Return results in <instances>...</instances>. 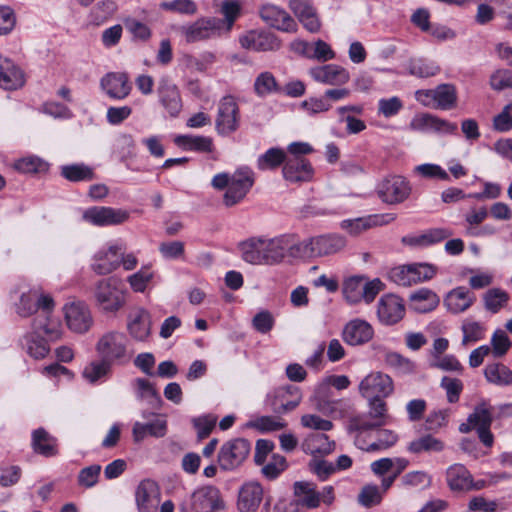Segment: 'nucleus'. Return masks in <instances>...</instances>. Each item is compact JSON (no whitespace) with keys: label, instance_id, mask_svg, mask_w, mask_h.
<instances>
[{"label":"nucleus","instance_id":"ddd939ff","mask_svg":"<svg viewBox=\"0 0 512 512\" xmlns=\"http://www.w3.org/2000/svg\"><path fill=\"white\" fill-rule=\"evenodd\" d=\"M239 117V107L234 97L224 96L218 104L216 130L221 135L233 133L239 126Z\"/></svg>","mask_w":512,"mask_h":512},{"label":"nucleus","instance_id":"20e7f679","mask_svg":"<svg viewBox=\"0 0 512 512\" xmlns=\"http://www.w3.org/2000/svg\"><path fill=\"white\" fill-rule=\"evenodd\" d=\"M224 508L219 489L212 485L199 487L181 504L182 512H216Z\"/></svg>","mask_w":512,"mask_h":512},{"label":"nucleus","instance_id":"e433bc0d","mask_svg":"<svg viewBox=\"0 0 512 512\" xmlns=\"http://www.w3.org/2000/svg\"><path fill=\"white\" fill-rule=\"evenodd\" d=\"M486 380L497 386H508L512 384V370L502 363L488 364L484 369Z\"/></svg>","mask_w":512,"mask_h":512},{"label":"nucleus","instance_id":"c756f323","mask_svg":"<svg viewBox=\"0 0 512 512\" xmlns=\"http://www.w3.org/2000/svg\"><path fill=\"white\" fill-rule=\"evenodd\" d=\"M31 446L35 453L44 457L58 454L57 439L40 427L32 432Z\"/></svg>","mask_w":512,"mask_h":512},{"label":"nucleus","instance_id":"37998d69","mask_svg":"<svg viewBox=\"0 0 512 512\" xmlns=\"http://www.w3.org/2000/svg\"><path fill=\"white\" fill-rule=\"evenodd\" d=\"M436 106L443 110L452 109L456 105V88L451 84H441L434 89Z\"/></svg>","mask_w":512,"mask_h":512},{"label":"nucleus","instance_id":"7c9ffc66","mask_svg":"<svg viewBox=\"0 0 512 512\" xmlns=\"http://www.w3.org/2000/svg\"><path fill=\"white\" fill-rule=\"evenodd\" d=\"M411 127L415 130H434L446 134H453L458 128L457 124L430 114L415 117L411 122Z\"/></svg>","mask_w":512,"mask_h":512},{"label":"nucleus","instance_id":"393cba45","mask_svg":"<svg viewBox=\"0 0 512 512\" xmlns=\"http://www.w3.org/2000/svg\"><path fill=\"white\" fill-rule=\"evenodd\" d=\"M22 70L10 59L0 55V87L16 90L24 85Z\"/></svg>","mask_w":512,"mask_h":512},{"label":"nucleus","instance_id":"c9c22d12","mask_svg":"<svg viewBox=\"0 0 512 512\" xmlns=\"http://www.w3.org/2000/svg\"><path fill=\"white\" fill-rule=\"evenodd\" d=\"M445 449V443L431 434L422 435L412 440L407 450L413 454L439 453Z\"/></svg>","mask_w":512,"mask_h":512},{"label":"nucleus","instance_id":"473e14b6","mask_svg":"<svg viewBox=\"0 0 512 512\" xmlns=\"http://www.w3.org/2000/svg\"><path fill=\"white\" fill-rule=\"evenodd\" d=\"M476 300L474 293L465 287H457L450 291L445 298L447 309L453 314L466 311Z\"/></svg>","mask_w":512,"mask_h":512},{"label":"nucleus","instance_id":"f8f14e48","mask_svg":"<svg viewBox=\"0 0 512 512\" xmlns=\"http://www.w3.org/2000/svg\"><path fill=\"white\" fill-rule=\"evenodd\" d=\"M377 194L387 204H399L410 196L411 186L404 177L391 175L378 184Z\"/></svg>","mask_w":512,"mask_h":512},{"label":"nucleus","instance_id":"0e129e2a","mask_svg":"<svg viewBox=\"0 0 512 512\" xmlns=\"http://www.w3.org/2000/svg\"><path fill=\"white\" fill-rule=\"evenodd\" d=\"M100 472L101 466L98 464L81 469L78 474V484L85 488L94 487L98 482Z\"/></svg>","mask_w":512,"mask_h":512},{"label":"nucleus","instance_id":"69168bd1","mask_svg":"<svg viewBox=\"0 0 512 512\" xmlns=\"http://www.w3.org/2000/svg\"><path fill=\"white\" fill-rule=\"evenodd\" d=\"M440 386L446 391L449 403H456L459 400L460 394L463 390V383L461 380L444 376L441 379Z\"/></svg>","mask_w":512,"mask_h":512},{"label":"nucleus","instance_id":"4d7b16f0","mask_svg":"<svg viewBox=\"0 0 512 512\" xmlns=\"http://www.w3.org/2000/svg\"><path fill=\"white\" fill-rule=\"evenodd\" d=\"M512 343L507 335V333L503 330H496L491 338V353L495 357H502L505 355L510 349Z\"/></svg>","mask_w":512,"mask_h":512},{"label":"nucleus","instance_id":"680f3d73","mask_svg":"<svg viewBox=\"0 0 512 512\" xmlns=\"http://www.w3.org/2000/svg\"><path fill=\"white\" fill-rule=\"evenodd\" d=\"M382 500V493L377 485H365L358 495V501L365 507H372Z\"/></svg>","mask_w":512,"mask_h":512},{"label":"nucleus","instance_id":"2eb2a0df","mask_svg":"<svg viewBox=\"0 0 512 512\" xmlns=\"http://www.w3.org/2000/svg\"><path fill=\"white\" fill-rule=\"evenodd\" d=\"M359 391L367 399L385 398L393 392V382L387 374L372 372L360 382Z\"/></svg>","mask_w":512,"mask_h":512},{"label":"nucleus","instance_id":"338daca9","mask_svg":"<svg viewBox=\"0 0 512 512\" xmlns=\"http://www.w3.org/2000/svg\"><path fill=\"white\" fill-rule=\"evenodd\" d=\"M490 86L496 91L512 88V70L499 69L490 77Z\"/></svg>","mask_w":512,"mask_h":512},{"label":"nucleus","instance_id":"1a4fd4ad","mask_svg":"<svg viewBox=\"0 0 512 512\" xmlns=\"http://www.w3.org/2000/svg\"><path fill=\"white\" fill-rule=\"evenodd\" d=\"M65 322L70 331L85 334L93 326L94 319L90 307L84 301H72L65 304Z\"/></svg>","mask_w":512,"mask_h":512},{"label":"nucleus","instance_id":"f3484780","mask_svg":"<svg viewBox=\"0 0 512 512\" xmlns=\"http://www.w3.org/2000/svg\"><path fill=\"white\" fill-rule=\"evenodd\" d=\"M377 314L381 323L385 325L396 324L405 315L404 302L394 294L384 295L379 300Z\"/></svg>","mask_w":512,"mask_h":512},{"label":"nucleus","instance_id":"4c0bfd02","mask_svg":"<svg viewBox=\"0 0 512 512\" xmlns=\"http://www.w3.org/2000/svg\"><path fill=\"white\" fill-rule=\"evenodd\" d=\"M21 345L26 353L34 359H43L50 351L45 339L34 332L25 335L21 340Z\"/></svg>","mask_w":512,"mask_h":512},{"label":"nucleus","instance_id":"de8ad7c7","mask_svg":"<svg viewBox=\"0 0 512 512\" xmlns=\"http://www.w3.org/2000/svg\"><path fill=\"white\" fill-rule=\"evenodd\" d=\"M364 277L353 276L343 284V295L350 304L359 303L363 298Z\"/></svg>","mask_w":512,"mask_h":512},{"label":"nucleus","instance_id":"8fccbe9b","mask_svg":"<svg viewBox=\"0 0 512 512\" xmlns=\"http://www.w3.org/2000/svg\"><path fill=\"white\" fill-rule=\"evenodd\" d=\"M14 167L22 173H41L48 169V164L37 156H27L15 162Z\"/></svg>","mask_w":512,"mask_h":512},{"label":"nucleus","instance_id":"ea45409f","mask_svg":"<svg viewBox=\"0 0 512 512\" xmlns=\"http://www.w3.org/2000/svg\"><path fill=\"white\" fill-rule=\"evenodd\" d=\"M174 142L186 150L198 152H211L213 147L212 139L206 136L179 135Z\"/></svg>","mask_w":512,"mask_h":512},{"label":"nucleus","instance_id":"bf43d9fd","mask_svg":"<svg viewBox=\"0 0 512 512\" xmlns=\"http://www.w3.org/2000/svg\"><path fill=\"white\" fill-rule=\"evenodd\" d=\"M385 362L387 365L403 374L411 373L415 369V365L412 361L397 352H388L385 356Z\"/></svg>","mask_w":512,"mask_h":512},{"label":"nucleus","instance_id":"4be33fe9","mask_svg":"<svg viewBox=\"0 0 512 512\" xmlns=\"http://www.w3.org/2000/svg\"><path fill=\"white\" fill-rule=\"evenodd\" d=\"M240 44L243 48L257 51H276L281 47V42L270 32L250 31L240 38Z\"/></svg>","mask_w":512,"mask_h":512},{"label":"nucleus","instance_id":"5701e85b","mask_svg":"<svg viewBox=\"0 0 512 512\" xmlns=\"http://www.w3.org/2000/svg\"><path fill=\"white\" fill-rule=\"evenodd\" d=\"M310 76L319 83L326 85H344L350 79L349 72L335 64L313 67L309 70Z\"/></svg>","mask_w":512,"mask_h":512},{"label":"nucleus","instance_id":"5fc2aeb1","mask_svg":"<svg viewBox=\"0 0 512 512\" xmlns=\"http://www.w3.org/2000/svg\"><path fill=\"white\" fill-rule=\"evenodd\" d=\"M287 468L284 456L275 454L261 469L262 474L269 480L276 479Z\"/></svg>","mask_w":512,"mask_h":512},{"label":"nucleus","instance_id":"a18cd8bd","mask_svg":"<svg viewBox=\"0 0 512 512\" xmlns=\"http://www.w3.org/2000/svg\"><path fill=\"white\" fill-rule=\"evenodd\" d=\"M398 440L397 434L388 429H383L378 432L377 440L371 444H369L367 447H364L359 444L358 437H356L355 442L356 445L367 451V452H374V451H380V450H386L390 447H392Z\"/></svg>","mask_w":512,"mask_h":512},{"label":"nucleus","instance_id":"774afa93","mask_svg":"<svg viewBox=\"0 0 512 512\" xmlns=\"http://www.w3.org/2000/svg\"><path fill=\"white\" fill-rule=\"evenodd\" d=\"M493 128L498 132H508L512 129V103L504 106L493 118Z\"/></svg>","mask_w":512,"mask_h":512},{"label":"nucleus","instance_id":"2f4dec72","mask_svg":"<svg viewBox=\"0 0 512 512\" xmlns=\"http://www.w3.org/2000/svg\"><path fill=\"white\" fill-rule=\"evenodd\" d=\"M409 307L417 313L433 311L440 303L439 296L428 288H421L409 296Z\"/></svg>","mask_w":512,"mask_h":512},{"label":"nucleus","instance_id":"3c124183","mask_svg":"<svg viewBox=\"0 0 512 512\" xmlns=\"http://www.w3.org/2000/svg\"><path fill=\"white\" fill-rule=\"evenodd\" d=\"M468 422L476 430L484 426L491 427L492 413L488 405L486 403L477 405L474 412L469 415Z\"/></svg>","mask_w":512,"mask_h":512},{"label":"nucleus","instance_id":"f704fd0d","mask_svg":"<svg viewBox=\"0 0 512 512\" xmlns=\"http://www.w3.org/2000/svg\"><path fill=\"white\" fill-rule=\"evenodd\" d=\"M167 432V421L162 417H156L148 423L136 422L133 425V437L135 441H141L146 436L161 438Z\"/></svg>","mask_w":512,"mask_h":512},{"label":"nucleus","instance_id":"f03ea898","mask_svg":"<svg viewBox=\"0 0 512 512\" xmlns=\"http://www.w3.org/2000/svg\"><path fill=\"white\" fill-rule=\"evenodd\" d=\"M93 299L101 312L115 314L125 306L126 290L120 279L103 278L93 287Z\"/></svg>","mask_w":512,"mask_h":512},{"label":"nucleus","instance_id":"bb28decb","mask_svg":"<svg viewBox=\"0 0 512 512\" xmlns=\"http://www.w3.org/2000/svg\"><path fill=\"white\" fill-rule=\"evenodd\" d=\"M159 101L171 117H177L182 110V100L176 85L163 81L158 87Z\"/></svg>","mask_w":512,"mask_h":512},{"label":"nucleus","instance_id":"603ef678","mask_svg":"<svg viewBox=\"0 0 512 512\" xmlns=\"http://www.w3.org/2000/svg\"><path fill=\"white\" fill-rule=\"evenodd\" d=\"M461 329L463 332V345H468L484 338V327L479 322L465 320Z\"/></svg>","mask_w":512,"mask_h":512},{"label":"nucleus","instance_id":"052dcab7","mask_svg":"<svg viewBox=\"0 0 512 512\" xmlns=\"http://www.w3.org/2000/svg\"><path fill=\"white\" fill-rule=\"evenodd\" d=\"M37 290L32 289L23 293L17 306V312L22 317H28L37 311Z\"/></svg>","mask_w":512,"mask_h":512},{"label":"nucleus","instance_id":"49530a36","mask_svg":"<svg viewBox=\"0 0 512 512\" xmlns=\"http://www.w3.org/2000/svg\"><path fill=\"white\" fill-rule=\"evenodd\" d=\"M509 294L500 288H491L483 296L486 310L497 313L501 308L507 305Z\"/></svg>","mask_w":512,"mask_h":512},{"label":"nucleus","instance_id":"c03bdc74","mask_svg":"<svg viewBox=\"0 0 512 512\" xmlns=\"http://www.w3.org/2000/svg\"><path fill=\"white\" fill-rule=\"evenodd\" d=\"M61 176L71 182L90 181L94 178V172L85 164H71L61 167Z\"/></svg>","mask_w":512,"mask_h":512},{"label":"nucleus","instance_id":"6e6d98bb","mask_svg":"<svg viewBox=\"0 0 512 512\" xmlns=\"http://www.w3.org/2000/svg\"><path fill=\"white\" fill-rule=\"evenodd\" d=\"M241 5L239 2L235 0H226L221 5V12L224 15V32H229L235 22V20L240 15Z\"/></svg>","mask_w":512,"mask_h":512},{"label":"nucleus","instance_id":"b1692460","mask_svg":"<svg viewBox=\"0 0 512 512\" xmlns=\"http://www.w3.org/2000/svg\"><path fill=\"white\" fill-rule=\"evenodd\" d=\"M373 334V328L368 322L361 319H354L344 327L343 339L347 344L355 346L370 341Z\"/></svg>","mask_w":512,"mask_h":512},{"label":"nucleus","instance_id":"6e6552de","mask_svg":"<svg viewBox=\"0 0 512 512\" xmlns=\"http://www.w3.org/2000/svg\"><path fill=\"white\" fill-rule=\"evenodd\" d=\"M254 172L249 167H240L233 174L227 191L223 196L226 207L240 203L254 185Z\"/></svg>","mask_w":512,"mask_h":512},{"label":"nucleus","instance_id":"9b49d317","mask_svg":"<svg viewBox=\"0 0 512 512\" xmlns=\"http://www.w3.org/2000/svg\"><path fill=\"white\" fill-rule=\"evenodd\" d=\"M251 444L248 440L237 438L222 445L218 453L219 466L226 471L239 467L248 457Z\"/></svg>","mask_w":512,"mask_h":512},{"label":"nucleus","instance_id":"9d476101","mask_svg":"<svg viewBox=\"0 0 512 512\" xmlns=\"http://www.w3.org/2000/svg\"><path fill=\"white\" fill-rule=\"evenodd\" d=\"M126 251L123 242H110L99 249L93 256L91 269L98 275H107L120 266L122 252Z\"/></svg>","mask_w":512,"mask_h":512},{"label":"nucleus","instance_id":"a211bd4d","mask_svg":"<svg viewBox=\"0 0 512 512\" xmlns=\"http://www.w3.org/2000/svg\"><path fill=\"white\" fill-rule=\"evenodd\" d=\"M282 174L290 183L308 182L313 178L314 169L310 161L304 157H287Z\"/></svg>","mask_w":512,"mask_h":512},{"label":"nucleus","instance_id":"09e8293b","mask_svg":"<svg viewBox=\"0 0 512 512\" xmlns=\"http://www.w3.org/2000/svg\"><path fill=\"white\" fill-rule=\"evenodd\" d=\"M254 91L259 97H266L280 91L277 81L272 73L265 71L260 73L254 82Z\"/></svg>","mask_w":512,"mask_h":512},{"label":"nucleus","instance_id":"a19ab883","mask_svg":"<svg viewBox=\"0 0 512 512\" xmlns=\"http://www.w3.org/2000/svg\"><path fill=\"white\" fill-rule=\"evenodd\" d=\"M33 329L36 334L43 332L50 340L60 339L62 335L60 323L50 315H38L33 321Z\"/></svg>","mask_w":512,"mask_h":512},{"label":"nucleus","instance_id":"6ab92c4d","mask_svg":"<svg viewBox=\"0 0 512 512\" xmlns=\"http://www.w3.org/2000/svg\"><path fill=\"white\" fill-rule=\"evenodd\" d=\"M263 498L264 490L260 483H244L238 492L237 509L239 512H256Z\"/></svg>","mask_w":512,"mask_h":512},{"label":"nucleus","instance_id":"cd10ccee","mask_svg":"<svg viewBox=\"0 0 512 512\" xmlns=\"http://www.w3.org/2000/svg\"><path fill=\"white\" fill-rule=\"evenodd\" d=\"M446 483L452 492H467L472 483V474L460 463L450 465L445 472Z\"/></svg>","mask_w":512,"mask_h":512},{"label":"nucleus","instance_id":"e2e57ef3","mask_svg":"<svg viewBox=\"0 0 512 512\" xmlns=\"http://www.w3.org/2000/svg\"><path fill=\"white\" fill-rule=\"evenodd\" d=\"M409 72L411 75L427 78L436 75L439 72V67L432 62L414 60L409 64Z\"/></svg>","mask_w":512,"mask_h":512},{"label":"nucleus","instance_id":"f257e3e1","mask_svg":"<svg viewBox=\"0 0 512 512\" xmlns=\"http://www.w3.org/2000/svg\"><path fill=\"white\" fill-rule=\"evenodd\" d=\"M295 243L293 234L274 238L251 237L239 244L242 259L252 265H276L283 261Z\"/></svg>","mask_w":512,"mask_h":512},{"label":"nucleus","instance_id":"412c9836","mask_svg":"<svg viewBox=\"0 0 512 512\" xmlns=\"http://www.w3.org/2000/svg\"><path fill=\"white\" fill-rule=\"evenodd\" d=\"M260 16L269 26L284 32L296 29L294 19L282 8L273 4H265L260 9Z\"/></svg>","mask_w":512,"mask_h":512},{"label":"nucleus","instance_id":"423d86ee","mask_svg":"<svg viewBox=\"0 0 512 512\" xmlns=\"http://www.w3.org/2000/svg\"><path fill=\"white\" fill-rule=\"evenodd\" d=\"M302 401V392L295 385H285L273 389L265 399V405L276 415L293 411Z\"/></svg>","mask_w":512,"mask_h":512},{"label":"nucleus","instance_id":"0eeeda50","mask_svg":"<svg viewBox=\"0 0 512 512\" xmlns=\"http://www.w3.org/2000/svg\"><path fill=\"white\" fill-rule=\"evenodd\" d=\"M346 245L344 237L338 234L321 235L298 244L297 250L309 256H326L339 252Z\"/></svg>","mask_w":512,"mask_h":512},{"label":"nucleus","instance_id":"aec40b11","mask_svg":"<svg viewBox=\"0 0 512 512\" xmlns=\"http://www.w3.org/2000/svg\"><path fill=\"white\" fill-rule=\"evenodd\" d=\"M102 90L112 99H125L131 92L132 86L128 75L122 72L107 73L100 80Z\"/></svg>","mask_w":512,"mask_h":512},{"label":"nucleus","instance_id":"79ce46f5","mask_svg":"<svg viewBox=\"0 0 512 512\" xmlns=\"http://www.w3.org/2000/svg\"><path fill=\"white\" fill-rule=\"evenodd\" d=\"M112 366L113 364L105 359L92 361L84 368L83 377L90 383H96L111 373Z\"/></svg>","mask_w":512,"mask_h":512},{"label":"nucleus","instance_id":"72a5a7b5","mask_svg":"<svg viewBox=\"0 0 512 512\" xmlns=\"http://www.w3.org/2000/svg\"><path fill=\"white\" fill-rule=\"evenodd\" d=\"M294 495L300 503V507L309 509L317 508L320 504V493L316 491V485L312 482L297 481L294 483Z\"/></svg>","mask_w":512,"mask_h":512},{"label":"nucleus","instance_id":"c85d7f7f","mask_svg":"<svg viewBox=\"0 0 512 512\" xmlns=\"http://www.w3.org/2000/svg\"><path fill=\"white\" fill-rule=\"evenodd\" d=\"M150 314L143 308H137L129 314L127 324L130 335L138 340H145L150 334Z\"/></svg>","mask_w":512,"mask_h":512},{"label":"nucleus","instance_id":"a878e982","mask_svg":"<svg viewBox=\"0 0 512 512\" xmlns=\"http://www.w3.org/2000/svg\"><path fill=\"white\" fill-rule=\"evenodd\" d=\"M289 8L308 31L313 33L319 31L320 22L309 0H289Z\"/></svg>","mask_w":512,"mask_h":512},{"label":"nucleus","instance_id":"58836bf2","mask_svg":"<svg viewBox=\"0 0 512 512\" xmlns=\"http://www.w3.org/2000/svg\"><path fill=\"white\" fill-rule=\"evenodd\" d=\"M287 154L283 149L272 147L257 159V168L261 171L275 170L281 165L284 166Z\"/></svg>","mask_w":512,"mask_h":512},{"label":"nucleus","instance_id":"7ed1b4c3","mask_svg":"<svg viewBox=\"0 0 512 512\" xmlns=\"http://www.w3.org/2000/svg\"><path fill=\"white\" fill-rule=\"evenodd\" d=\"M95 349L101 359H105L113 365H124L131 358V353L128 350V338L120 331L105 332L98 339Z\"/></svg>","mask_w":512,"mask_h":512},{"label":"nucleus","instance_id":"dca6fc26","mask_svg":"<svg viewBox=\"0 0 512 512\" xmlns=\"http://www.w3.org/2000/svg\"><path fill=\"white\" fill-rule=\"evenodd\" d=\"M161 501L158 484L151 479L142 480L135 490V502L138 512H157Z\"/></svg>","mask_w":512,"mask_h":512},{"label":"nucleus","instance_id":"39448f33","mask_svg":"<svg viewBox=\"0 0 512 512\" xmlns=\"http://www.w3.org/2000/svg\"><path fill=\"white\" fill-rule=\"evenodd\" d=\"M224 21L217 17H201L192 23L182 25L179 32L187 43L208 40L221 35Z\"/></svg>","mask_w":512,"mask_h":512},{"label":"nucleus","instance_id":"864d4df0","mask_svg":"<svg viewBox=\"0 0 512 512\" xmlns=\"http://www.w3.org/2000/svg\"><path fill=\"white\" fill-rule=\"evenodd\" d=\"M368 400L370 409L367 415L380 426L387 425L389 423L390 416L387 414L386 403L382 400V398Z\"/></svg>","mask_w":512,"mask_h":512},{"label":"nucleus","instance_id":"13d9d810","mask_svg":"<svg viewBox=\"0 0 512 512\" xmlns=\"http://www.w3.org/2000/svg\"><path fill=\"white\" fill-rule=\"evenodd\" d=\"M381 427L367 414L357 415L350 418L348 431L350 433H363Z\"/></svg>","mask_w":512,"mask_h":512},{"label":"nucleus","instance_id":"4468645a","mask_svg":"<svg viewBox=\"0 0 512 512\" xmlns=\"http://www.w3.org/2000/svg\"><path fill=\"white\" fill-rule=\"evenodd\" d=\"M82 218L94 226H113L126 222L129 212L120 208L94 206L86 209Z\"/></svg>","mask_w":512,"mask_h":512}]
</instances>
